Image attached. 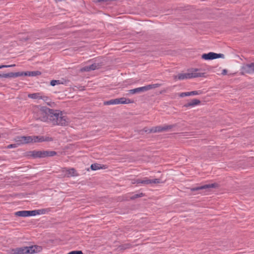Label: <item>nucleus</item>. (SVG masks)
<instances>
[{
    "label": "nucleus",
    "mask_w": 254,
    "mask_h": 254,
    "mask_svg": "<svg viewBox=\"0 0 254 254\" xmlns=\"http://www.w3.org/2000/svg\"><path fill=\"white\" fill-rule=\"evenodd\" d=\"M143 195V194L142 193H141L140 194H135V195H133L132 196H131V199H134V198H136L137 197H141Z\"/></svg>",
    "instance_id": "c756f323"
},
{
    "label": "nucleus",
    "mask_w": 254,
    "mask_h": 254,
    "mask_svg": "<svg viewBox=\"0 0 254 254\" xmlns=\"http://www.w3.org/2000/svg\"><path fill=\"white\" fill-rule=\"evenodd\" d=\"M49 122L53 125L66 126L69 123V120L66 116H64L59 110H52L51 111Z\"/></svg>",
    "instance_id": "f257e3e1"
},
{
    "label": "nucleus",
    "mask_w": 254,
    "mask_h": 254,
    "mask_svg": "<svg viewBox=\"0 0 254 254\" xmlns=\"http://www.w3.org/2000/svg\"><path fill=\"white\" fill-rule=\"evenodd\" d=\"M201 93L202 92L200 91H193L190 92H183L180 94V96L181 97H184L187 96L196 95H199L201 94Z\"/></svg>",
    "instance_id": "6ab92c4d"
},
{
    "label": "nucleus",
    "mask_w": 254,
    "mask_h": 254,
    "mask_svg": "<svg viewBox=\"0 0 254 254\" xmlns=\"http://www.w3.org/2000/svg\"><path fill=\"white\" fill-rule=\"evenodd\" d=\"M161 180L159 179H149L148 178L145 177L143 179H137L135 180L134 182H132V184H142L144 185H148L151 184H159L160 183Z\"/></svg>",
    "instance_id": "0eeeda50"
},
{
    "label": "nucleus",
    "mask_w": 254,
    "mask_h": 254,
    "mask_svg": "<svg viewBox=\"0 0 254 254\" xmlns=\"http://www.w3.org/2000/svg\"><path fill=\"white\" fill-rule=\"evenodd\" d=\"M224 55L222 54H216L213 52H209L207 54H203L201 58L205 60H211L220 58H224Z\"/></svg>",
    "instance_id": "1a4fd4ad"
},
{
    "label": "nucleus",
    "mask_w": 254,
    "mask_h": 254,
    "mask_svg": "<svg viewBox=\"0 0 254 254\" xmlns=\"http://www.w3.org/2000/svg\"><path fill=\"white\" fill-rule=\"evenodd\" d=\"M28 97L33 99H42L45 102H48L49 100L48 97L43 95L42 93L40 92L29 94Z\"/></svg>",
    "instance_id": "9b49d317"
},
{
    "label": "nucleus",
    "mask_w": 254,
    "mask_h": 254,
    "mask_svg": "<svg viewBox=\"0 0 254 254\" xmlns=\"http://www.w3.org/2000/svg\"><path fill=\"white\" fill-rule=\"evenodd\" d=\"M200 103V101L196 99H193L190 102H189L188 103L184 105L186 107H193L195 105H197L199 104Z\"/></svg>",
    "instance_id": "4be33fe9"
},
{
    "label": "nucleus",
    "mask_w": 254,
    "mask_h": 254,
    "mask_svg": "<svg viewBox=\"0 0 254 254\" xmlns=\"http://www.w3.org/2000/svg\"><path fill=\"white\" fill-rule=\"evenodd\" d=\"M15 65V64H11V65H0V69L3 68V67H13Z\"/></svg>",
    "instance_id": "7c9ffc66"
},
{
    "label": "nucleus",
    "mask_w": 254,
    "mask_h": 254,
    "mask_svg": "<svg viewBox=\"0 0 254 254\" xmlns=\"http://www.w3.org/2000/svg\"><path fill=\"white\" fill-rule=\"evenodd\" d=\"M60 84V80H52L51 82H50V84L54 86H55L57 84Z\"/></svg>",
    "instance_id": "a878e982"
},
{
    "label": "nucleus",
    "mask_w": 254,
    "mask_h": 254,
    "mask_svg": "<svg viewBox=\"0 0 254 254\" xmlns=\"http://www.w3.org/2000/svg\"><path fill=\"white\" fill-rule=\"evenodd\" d=\"M23 74L24 76H29V71L23 72Z\"/></svg>",
    "instance_id": "72a5a7b5"
},
{
    "label": "nucleus",
    "mask_w": 254,
    "mask_h": 254,
    "mask_svg": "<svg viewBox=\"0 0 254 254\" xmlns=\"http://www.w3.org/2000/svg\"><path fill=\"white\" fill-rule=\"evenodd\" d=\"M67 254H83V253L81 251H73Z\"/></svg>",
    "instance_id": "cd10ccee"
},
{
    "label": "nucleus",
    "mask_w": 254,
    "mask_h": 254,
    "mask_svg": "<svg viewBox=\"0 0 254 254\" xmlns=\"http://www.w3.org/2000/svg\"><path fill=\"white\" fill-rule=\"evenodd\" d=\"M227 73V70L226 69H224L222 70V74L226 75Z\"/></svg>",
    "instance_id": "473e14b6"
},
{
    "label": "nucleus",
    "mask_w": 254,
    "mask_h": 254,
    "mask_svg": "<svg viewBox=\"0 0 254 254\" xmlns=\"http://www.w3.org/2000/svg\"><path fill=\"white\" fill-rule=\"evenodd\" d=\"M101 65L99 64H93L89 66H85L80 69V71L82 72L83 71H89L91 70H93L96 69H98L100 67Z\"/></svg>",
    "instance_id": "ddd939ff"
},
{
    "label": "nucleus",
    "mask_w": 254,
    "mask_h": 254,
    "mask_svg": "<svg viewBox=\"0 0 254 254\" xmlns=\"http://www.w3.org/2000/svg\"><path fill=\"white\" fill-rule=\"evenodd\" d=\"M14 254H26L27 253V247L15 249L13 250Z\"/></svg>",
    "instance_id": "412c9836"
},
{
    "label": "nucleus",
    "mask_w": 254,
    "mask_h": 254,
    "mask_svg": "<svg viewBox=\"0 0 254 254\" xmlns=\"http://www.w3.org/2000/svg\"><path fill=\"white\" fill-rule=\"evenodd\" d=\"M52 110L46 107H36L34 109L35 117L41 121L47 122L49 120Z\"/></svg>",
    "instance_id": "f03ea898"
},
{
    "label": "nucleus",
    "mask_w": 254,
    "mask_h": 254,
    "mask_svg": "<svg viewBox=\"0 0 254 254\" xmlns=\"http://www.w3.org/2000/svg\"><path fill=\"white\" fill-rule=\"evenodd\" d=\"M35 136H18L14 138V140L18 145L36 142Z\"/></svg>",
    "instance_id": "7ed1b4c3"
},
{
    "label": "nucleus",
    "mask_w": 254,
    "mask_h": 254,
    "mask_svg": "<svg viewBox=\"0 0 254 254\" xmlns=\"http://www.w3.org/2000/svg\"><path fill=\"white\" fill-rule=\"evenodd\" d=\"M18 146H19V145L18 144H17V143L16 142V143H15V144H12L8 145L7 146V148L8 149L12 148H16Z\"/></svg>",
    "instance_id": "c85d7f7f"
},
{
    "label": "nucleus",
    "mask_w": 254,
    "mask_h": 254,
    "mask_svg": "<svg viewBox=\"0 0 254 254\" xmlns=\"http://www.w3.org/2000/svg\"><path fill=\"white\" fill-rule=\"evenodd\" d=\"M174 78L175 80H184L185 79H190L189 72L179 73L177 75H174Z\"/></svg>",
    "instance_id": "a211bd4d"
},
{
    "label": "nucleus",
    "mask_w": 254,
    "mask_h": 254,
    "mask_svg": "<svg viewBox=\"0 0 254 254\" xmlns=\"http://www.w3.org/2000/svg\"><path fill=\"white\" fill-rule=\"evenodd\" d=\"M57 154L54 151H33L31 155L34 158H44L46 157L54 156Z\"/></svg>",
    "instance_id": "39448f33"
},
{
    "label": "nucleus",
    "mask_w": 254,
    "mask_h": 254,
    "mask_svg": "<svg viewBox=\"0 0 254 254\" xmlns=\"http://www.w3.org/2000/svg\"><path fill=\"white\" fill-rule=\"evenodd\" d=\"M63 172L64 173V175L67 177L77 176V174L75 170L73 168H70V169L64 168L63 169Z\"/></svg>",
    "instance_id": "f8f14e48"
},
{
    "label": "nucleus",
    "mask_w": 254,
    "mask_h": 254,
    "mask_svg": "<svg viewBox=\"0 0 254 254\" xmlns=\"http://www.w3.org/2000/svg\"><path fill=\"white\" fill-rule=\"evenodd\" d=\"M36 142H41L43 141H51L53 138L50 136H35Z\"/></svg>",
    "instance_id": "f3484780"
},
{
    "label": "nucleus",
    "mask_w": 254,
    "mask_h": 254,
    "mask_svg": "<svg viewBox=\"0 0 254 254\" xmlns=\"http://www.w3.org/2000/svg\"><path fill=\"white\" fill-rule=\"evenodd\" d=\"M12 76H13V77H16L19 76V72H12Z\"/></svg>",
    "instance_id": "2f4dec72"
},
{
    "label": "nucleus",
    "mask_w": 254,
    "mask_h": 254,
    "mask_svg": "<svg viewBox=\"0 0 254 254\" xmlns=\"http://www.w3.org/2000/svg\"><path fill=\"white\" fill-rule=\"evenodd\" d=\"M133 101H131L129 99H127L125 97L120 98H116L115 99H111L109 101H105L104 105H117V104H127L132 103Z\"/></svg>",
    "instance_id": "423d86ee"
},
{
    "label": "nucleus",
    "mask_w": 254,
    "mask_h": 254,
    "mask_svg": "<svg viewBox=\"0 0 254 254\" xmlns=\"http://www.w3.org/2000/svg\"><path fill=\"white\" fill-rule=\"evenodd\" d=\"M23 75H24L23 72H19V76H23Z\"/></svg>",
    "instance_id": "f704fd0d"
},
{
    "label": "nucleus",
    "mask_w": 254,
    "mask_h": 254,
    "mask_svg": "<svg viewBox=\"0 0 254 254\" xmlns=\"http://www.w3.org/2000/svg\"><path fill=\"white\" fill-rule=\"evenodd\" d=\"M45 213L44 209H39L31 211H27V217L30 216H35L41 214H44Z\"/></svg>",
    "instance_id": "aec40b11"
},
{
    "label": "nucleus",
    "mask_w": 254,
    "mask_h": 254,
    "mask_svg": "<svg viewBox=\"0 0 254 254\" xmlns=\"http://www.w3.org/2000/svg\"><path fill=\"white\" fill-rule=\"evenodd\" d=\"M198 69H194L190 72H189L190 78L203 76L204 73H200L198 72Z\"/></svg>",
    "instance_id": "2eb2a0df"
},
{
    "label": "nucleus",
    "mask_w": 254,
    "mask_h": 254,
    "mask_svg": "<svg viewBox=\"0 0 254 254\" xmlns=\"http://www.w3.org/2000/svg\"><path fill=\"white\" fill-rule=\"evenodd\" d=\"M42 248L41 246L34 245L30 247H27V253L34 254L41 252Z\"/></svg>",
    "instance_id": "4468645a"
},
{
    "label": "nucleus",
    "mask_w": 254,
    "mask_h": 254,
    "mask_svg": "<svg viewBox=\"0 0 254 254\" xmlns=\"http://www.w3.org/2000/svg\"><path fill=\"white\" fill-rule=\"evenodd\" d=\"M105 168L104 167H101L100 164H93L91 165V169L92 170H97L100 169Z\"/></svg>",
    "instance_id": "b1692460"
},
{
    "label": "nucleus",
    "mask_w": 254,
    "mask_h": 254,
    "mask_svg": "<svg viewBox=\"0 0 254 254\" xmlns=\"http://www.w3.org/2000/svg\"><path fill=\"white\" fill-rule=\"evenodd\" d=\"M2 77H3L2 76V74H0V78H2Z\"/></svg>",
    "instance_id": "c9c22d12"
},
{
    "label": "nucleus",
    "mask_w": 254,
    "mask_h": 254,
    "mask_svg": "<svg viewBox=\"0 0 254 254\" xmlns=\"http://www.w3.org/2000/svg\"><path fill=\"white\" fill-rule=\"evenodd\" d=\"M161 86L160 84L156 83L154 84H150L145 86L138 87L133 89L129 90L128 93L134 94L136 93L145 92L153 88H156Z\"/></svg>",
    "instance_id": "20e7f679"
},
{
    "label": "nucleus",
    "mask_w": 254,
    "mask_h": 254,
    "mask_svg": "<svg viewBox=\"0 0 254 254\" xmlns=\"http://www.w3.org/2000/svg\"><path fill=\"white\" fill-rule=\"evenodd\" d=\"M29 76H36L39 75L41 74V72L39 71H29Z\"/></svg>",
    "instance_id": "393cba45"
},
{
    "label": "nucleus",
    "mask_w": 254,
    "mask_h": 254,
    "mask_svg": "<svg viewBox=\"0 0 254 254\" xmlns=\"http://www.w3.org/2000/svg\"><path fill=\"white\" fill-rule=\"evenodd\" d=\"M173 127V126H165L164 127L161 126H157L153 127L150 129H147L145 128L144 131L148 133L150 132H162L164 131L167 130L169 129H171Z\"/></svg>",
    "instance_id": "6e6552de"
},
{
    "label": "nucleus",
    "mask_w": 254,
    "mask_h": 254,
    "mask_svg": "<svg viewBox=\"0 0 254 254\" xmlns=\"http://www.w3.org/2000/svg\"><path fill=\"white\" fill-rule=\"evenodd\" d=\"M2 76L3 78H12V72H9L7 73L2 74Z\"/></svg>",
    "instance_id": "bb28decb"
},
{
    "label": "nucleus",
    "mask_w": 254,
    "mask_h": 254,
    "mask_svg": "<svg viewBox=\"0 0 254 254\" xmlns=\"http://www.w3.org/2000/svg\"><path fill=\"white\" fill-rule=\"evenodd\" d=\"M15 215L20 217H27V211H19L15 213Z\"/></svg>",
    "instance_id": "5701e85b"
},
{
    "label": "nucleus",
    "mask_w": 254,
    "mask_h": 254,
    "mask_svg": "<svg viewBox=\"0 0 254 254\" xmlns=\"http://www.w3.org/2000/svg\"><path fill=\"white\" fill-rule=\"evenodd\" d=\"M214 187H215V184H211L203 185V186H201L200 187L190 188V190L191 191H196V190H204V189L212 188H214Z\"/></svg>",
    "instance_id": "dca6fc26"
},
{
    "label": "nucleus",
    "mask_w": 254,
    "mask_h": 254,
    "mask_svg": "<svg viewBox=\"0 0 254 254\" xmlns=\"http://www.w3.org/2000/svg\"><path fill=\"white\" fill-rule=\"evenodd\" d=\"M242 74L254 73V63L244 64L241 68Z\"/></svg>",
    "instance_id": "9d476101"
}]
</instances>
